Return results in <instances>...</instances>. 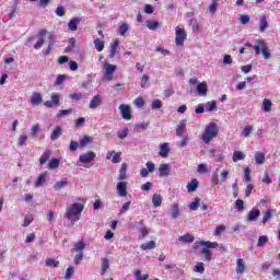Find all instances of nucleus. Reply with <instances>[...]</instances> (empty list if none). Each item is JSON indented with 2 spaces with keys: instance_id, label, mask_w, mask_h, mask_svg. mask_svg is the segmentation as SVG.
<instances>
[{
  "instance_id": "2f4dec72",
  "label": "nucleus",
  "mask_w": 280,
  "mask_h": 280,
  "mask_svg": "<svg viewBox=\"0 0 280 280\" xmlns=\"http://www.w3.org/2000/svg\"><path fill=\"white\" fill-rule=\"evenodd\" d=\"M142 250H154L156 248V243L154 241H150L148 243H143L140 245Z\"/></svg>"
},
{
  "instance_id": "37998d69",
  "label": "nucleus",
  "mask_w": 280,
  "mask_h": 280,
  "mask_svg": "<svg viewBox=\"0 0 280 280\" xmlns=\"http://www.w3.org/2000/svg\"><path fill=\"white\" fill-rule=\"evenodd\" d=\"M67 185H69V183L67 180L62 179V180L57 182L54 185V189L56 191H60L63 187H67Z\"/></svg>"
},
{
  "instance_id": "864d4df0",
  "label": "nucleus",
  "mask_w": 280,
  "mask_h": 280,
  "mask_svg": "<svg viewBox=\"0 0 280 280\" xmlns=\"http://www.w3.org/2000/svg\"><path fill=\"white\" fill-rule=\"evenodd\" d=\"M32 222H34V215L27 214L24 218V223L22 224V226H24V228L30 226L32 224Z\"/></svg>"
},
{
  "instance_id": "58836bf2",
  "label": "nucleus",
  "mask_w": 280,
  "mask_h": 280,
  "mask_svg": "<svg viewBox=\"0 0 280 280\" xmlns=\"http://www.w3.org/2000/svg\"><path fill=\"white\" fill-rule=\"evenodd\" d=\"M84 248H85L84 242L80 241L74 244V247L72 250H74V253L80 254V253H84Z\"/></svg>"
},
{
  "instance_id": "7ed1b4c3",
  "label": "nucleus",
  "mask_w": 280,
  "mask_h": 280,
  "mask_svg": "<svg viewBox=\"0 0 280 280\" xmlns=\"http://www.w3.org/2000/svg\"><path fill=\"white\" fill-rule=\"evenodd\" d=\"M218 132H220V128H218L215 122H210L208 126H206L203 133L201 135V140L203 143L209 144V142L218 137Z\"/></svg>"
},
{
  "instance_id": "dca6fc26",
  "label": "nucleus",
  "mask_w": 280,
  "mask_h": 280,
  "mask_svg": "<svg viewBox=\"0 0 280 280\" xmlns=\"http://www.w3.org/2000/svg\"><path fill=\"white\" fill-rule=\"evenodd\" d=\"M100 106H102V96L95 95V96L90 101L89 108H91L92 110H95V109L100 108Z\"/></svg>"
},
{
  "instance_id": "e2e57ef3",
  "label": "nucleus",
  "mask_w": 280,
  "mask_h": 280,
  "mask_svg": "<svg viewBox=\"0 0 280 280\" xmlns=\"http://www.w3.org/2000/svg\"><path fill=\"white\" fill-rule=\"evenodd\" d=\"M244 183H250V168L246 167L244 170Z\"/></svg>"
},
{
  "instance_id": "de8ad7c7",
  "label": "nucleus",
  "mask_w": 280,
  "mask_h": 280,
  "mask_svg": "<svg viewBox=\"0 0 280 280\" xmlns=\"http://www.w3.org/2000/svg\"><path fill=\"white\" fill-rule=\"evenodd\" d=\"M208 12L212 15L218 12V0H212V3L208 8Z\"/></svg>"
},
{
  "instance_id": "6ab92c4d",
  "label": "nucleus",
  "mask_w": 280,
  "mask_h": 280,
  "mask_svg": "<svg viewBox=\"0 0 280 280\" xmlns=\"http://www.w3.org/2000/svg\"><path fill=\"white\" fill-rule=\"evenodd\" d=\"M189 25L192 27V32L200 34L202 32V23L198 22L196 19L189 20Z\"/></svg>"
},
{
  "instance_id": "bb28decb",
  "label": "nucleus",
  "mask_w": 280,
  "mask_h": 280,
  "mask_svg": "<svg viewBox=\"0 0 280 280\" xmlns=\"http://www.w3.org/2000/svg\"><path fill=\"white\" fill-rule=\"evenodd\" d=\"M80 24V19L73 18L70 20L68 23V27L71 32H77L78 31V25Z\"/></svg>"
},
{
  "instance_id": "4468645a",
  "label": "nucleus",
  "mask_w": 280,
  "mask_h": 280,
  "mask_svg": "<svg viewBox=\"0 0 280 280\" xmlns=\"http://www.w3.org/2000/svg\"><path fill=\"white\" fill-rule=\"evenodd\" d=\"M260 215L261 211H259L257 208H254L247 213V222H257Z\"/></svg>"
},
{
  "instance_id": "49530a36",
  "label": "nucleus",
  "mask_w": 280,
  "mask_h": 280,
  "mask_svg": "<svg viewBox=\"0 0 280 280\" xmlns=\"http://www.w3.org/2000/svg\"><path fill=\"white\" fill-rule=\"evenodd\" d=\"M252 133H253V126L248 125V126H246V127L243 129L241 136L246 139V138L250 137Z\"/></svg>"
},
{
  "instance_id": "412c9836",
  "label": "nucleus",
  "mask_w": 280,
  "mask_h": 280,
  "mask_svg": "<svg viewBox=\"0 0 280 280\" xmlns=\"http://www.w3.org/2000/svg\"><path fill=\"white\" fill-rule=\"evenodd\" d=\"M170 172H171L170 164H161L160 165L159 173H160L161 178H165V177L170 176Z\"/></svg>"
},
{
  "instance_id": "680f3d73",
  "label": "nucleus",
  "mask_w": 280,
  "mask_h": 280,
  "mask_svg": "<svg viewBox=\"0 0 280 280\" xmlns=\"http://www.w3.org/2000/svg\"><path fill=\"white\" fill-rule=\"evenodd\" d=\"M71 113H73V109H61L59 110V113L57 114V117H67L68 115H71Z\"/></svg>"
},
{
  "instance_id": "4c0bfd02",
  "label": "nucleus",
  "mask_w": 280,
  "mask_h": 280,
  "mask_svg": "<svg viewBox=\"0 0 280 280\" xmlns=\"http://www.w3.org/2000/svg\"><path fill=\"white\" fill-rule=\"evenodd\" d=\"M51 158V151H46L39 158V165H45L47 161Z\"/></svg>"
},
{
  "instance_id": "052dcab7",
  "label": "nucleus",
  "mask_w": 280,
  "mask_h": 280,
  "mask_svg": "<svg viewBox=\"0 0 280 280\" xmlns=\"http://www.w3.org/2000/svg\"><path fill=\"white\" fill-rule=\"evenodd\" d=\"M221 183H226L229 180V170H223L220 173Z\"/></svg>"
},
{
  "instance_id": "8fccbe9b",
  "label": "nucleus",
  "mask_w": 280,
  "mask_h": 280,
  "mask_svg": "<svg viewBox=\"0 0 280 280\" xmlns=\"http://www.w3.org/2000/svg\"><path fill=\"white\" fill-rule=\"evenodd\" d=\"M152 110H159V108H163V102L161 100L156 98L151 104Z\"/></svg>"
},
{
  "instance_id": "c756f323",
  "label": "nucleus",
  "mask_w": 280,
  "mask_h": 280,
  "mask_svg": "<svg viewBox=\"0 0 280 280\" xmlns=\"http://www.w3.org/2000/svg\"><path fill=\"white\" fill-rule=\"evenodd\" d=\"M257 165H264L266 163V155L261 152H256L254 156Z\"/></svg>"
},
{
  "instance_id": "6e6d98bb",
  "label": "nucleus",
  "mask_w": 280,
  "mask_h": 280,
  "mask_svg": "<svg viewBox=\"0 0 280 280\" xmlns=\"http://www.w3.org/2000/svg\"><path fill=\"white\" fill-rule=\"evenodd\" d=\"M240 23H241L242 25H248V23H250V16L247 15V14H242V15L240 16Z\"/></svg>"
},
{
  "instance_id": "473e14b6",
  "label": "nucleus",
  "mask_w": 280,
  "mask_h": 280,
  "mask_svg": "<svg viewBox=\"0 0 280 280\" xmlns=\"http://www.w3.org/2000/svg\"><path fill=\"white\" fill-rule=\"evenodd\" d=\"M61 136H62V128H60V126H57L55 128V130L52 131V133L50 135V139H51V141H56Z\"/></svg>"
},
{
  "instance_id": "b1692460",
  "label": "nucleus",
  "mask_w": 280,
  "mask_h": 280,
  "mask_svg": "<svg viewBox=\"0 0 280 280\" xmlns=\"http://www.w3.org/2000/svg\"><path fill=\"white\" fill-rule=\"evenodd\" d=\"M127 171H128V164L122 163L119 170L118 180H126V178H128V175L126 174Z\"/></svg>"
},
{
  "instance_id": "f8f14e48",
  "label": "nucleus",
  "mask_w": 280,
  "mask_h": 280,
  "mask_svg": "<svg viewBox=\"0 0 280 280\" xmlns=\"http://www.w3.org/2000/svg\"><path fill=\"white\" fill-rule=\"evenodd\" d=\"M116 189L120 198H126L128 196V182H119Z\"/></svg>"
},
{
  "instance_id": "f3484780",
  "label": "nucleus",
  "mask_w": 280,
  "mask_h": 280,
  "mask_svg": "<svg viewBox=\"0 0 280 280\" xmlns=\"http://www.w3.org/2000/svg\"><path fill=\"white\" fill-rule=\"evenodd\" d=\"M56 45V35L48 34V47L44 50V54L46 56H49L51 54V48Z\"/></svg>"
},
{
  "instance_id": "5701e85b",
  "label": "nucleus",
  "mask_w": 280,
  "mask_h": 280,
  "mask_svg": "<svg viewBox=\"0 0 280 280\" xmlns=\"http://www.w3.org/2000/svg\"><path fill=\"white\" fill-rule=\"evenodd\" d=\"M261 110H264V113H270V110H272V101L268 98H264Z\"/></svg>"
},
{
  "instance_id": "9d476101",
  "label": "nucleus",
  "mask_w": 280,
  "mask_h": 280,
  "mask_svg": "<svg viewBox=\"0 0 280 280\" xmlns=\"http://www.w3.org/2000/svg\"><path fill=\"white\" fill-rule=\"evenodd\" d=\"M95 156H97L95 152L89 151L79 156V163H82L83 165H89V163H92L93 161H95Z\"/></svg>"
},
{
  "instance_id": "9b49d317",
  "label": "nucleus",
  "mask_w": 280,
  "mask_h": 280,
  "mask_svg": "<svg viewBox=\"0 0 280 280\" xmlns=\"http://www.w3.org/2000/svg\"><path fill=\"white\" fill-rule=\"evenodd\" d=\"M208 154L210 159H213V161H215V163H222V161H224V155L213 148H210L208 150Z\"/></svg>"
},
{
  "instance_id": "ddd939ff",
  "label": "nucleus",
  "mask_w": 280,
  "mask_h": 280,
  "mask_svg": "<svg viewBox=\"0 0 280 280\" xmlns=\"http://www.w3.org/2000/svg\"><path fill=\"white\" fill-rule=\"evenodd\" d=\"M119 110L122 119L130 120L132 119V114L130 112V106L126 104L119 105Z\"/></svg>"
},
{
  "instance_id": "72a5a7b5",
  "label": "nucleus",
  "mask_w": 280,
  "mask_h": 280,
  "mask_svg": "<svg viewBox=\"0 0 280 280\" xmlns=\"http://www.w3.org/2000/svg\"><path fill=\"white\" fill-rule=\"evenodd\" d=\"M31 104H33L34 106L43 104V96L39 93H34L31 100Z\"/></svg>"
},
{
  "instance_id": "3c124183",
  "label": "nucleus",
  "mask_w": 280,
  "mask_h": 280,
  "mask_svg": "<svg viewBox=\"0 0 280 280\" xmlns=\"http://www.w3.org/2000/svg\"><path fill=\"white\" fill-rule=\"evenodd\" d=\"M145 25H147L148 30L154 31V30H156V28L159 27V22H158V21H154V20H152V21H147V22H145Z\"/></svg>"
},
{
  "instance_id": "c03bdc74",
  "label": "nucleus",
  "mask_w": 280,
  "mask_h": 280,
  "mask_svg": "<svg viewBox=\"0 0 280 280\" xmlns=\"http://www.w3.org/2000/svg\"><path fill=\"white\" fill-rule=\"evenodd\" d=\"M200 207V198L196 197L192 202L189 203L190 211H198V208Z\"/></svg>"
},
{
  "instance_id": "39448f33",
  "label": "nucleus",
  "mask_w": 280,
  "mask_h": 280,
  "mask_svg": "<svg viewBox=\"0 0 280 280\" xmlns=\"http://www.w3.org/2000/svg\"><path fill=\"white\" fill-rule=\"evenodd\" d=\"M185 40H187V32L183 26H176L175 28V43L177 47H183L185 45Z\"/></svg>"
},
{
  "instance_id": "5fc2aeb1",
  "label": "nucleus",
  "mask_w": 280,
  "mask_h": 280,
  "mask_svg": "<svg viewBox=\"0 0 280 280\" xmlns=\"http://www.w3.org/2000/svg\"><path fill=\"white\" fill-rule=\"evenodd\" d=\"M195 272H198L199 275H203L205 273V264L203 262H198L195 268H194Z\"/></svg>"
},
{
  "instance_id": "f03ea898",
  "label": "nucleus",
  "mask_w": 280,
  "mask_h": 280,
  "mask_svg": "<svg viewBox=\"0 0 280 280\" xmlns=\"http://www.w3.org/2000/svg\"><path fill=\"white\" fill-rule=\"evenodd\" d=\"M245 45L246 47H253L256 56H259L260 54H262L265 60L270 59V57L272 56L270 54V48H268V44H266L264 39H257L254 46L250 43H247Z\"/></svg>"
},
{
  "instance_id": "0e129e2a",
  "label": "nucleus",
  "mask_w": 280,
  "mask_h": 280,
  "mask_svg": "<svg viewBox=\"0 0 280 280\" xmlns=\"http://www.w3.org/2000/svg\"><path fill=\"white\" fill-rule=\"evenodd\" d=\"M268 244V236H259L257 246H266Z\"/></svg>"
},
{
  "instance_id": "0eeeda50",
  "label": "nucleus",
  "mask_w": 280,
  "mask_h": 280,
  "mask_svg": "<svg viewBox=\"0 0 280 280\" xmlns=\"http://www.w3.org/2000/svg\"><path fill=\"white\" fill-rule=\"evenodd\" d=\"M103 69H104V79L107 80V82H113L115 71H117V66L113 63H105L103 66Z\"/></svg>"
},
{
  "instance_id": "393cba45",
  "label": "nucleus",
  "mask_w": 280,
  "mask_h": 280,
  "mask_svg": "<svg viewBox=\"0 0 280 280\" xmlns=\"http://www.w3.org/2000/svg\"><path fill=\"white\" fill-rule=\"evenodd\" d=\"M180 215V208L178 207V203L171 205V217L176 220Z\"/></svg>"
},
{
  "instance_id": "c85d7f7f",
  "label": "nucleus",
  "mask_w": 280,
  "mask_h": 280,
  "mask_svg": "<svg viewBox=\"0 0 280 280\" xmlns=\"http://www.w3.org/2000/svg\"><path fill=\"white\" fill-rule=\"evenodd\" d=\"M47 180V172L42 173L35 182V187H43Z\"/></svg>"
},
{
  "instance_id": "cd10ccee",
  "label": "nucleus",
  "mask_w": 280,
  "mask_h": 280,
  "mask_svg": "<svg viewBox=\"0 0 280 280\" xmlns=\"http://www.w3.org/2000/svg\"><path fill=\"white\" fill-rule=\"evenodd\" d=\"M119 47V40H115L113 44H110L109 47V58H115L117 56V48Z\"/></svg>"
},
{
  "instance_id": "a18cd8bd",
  "label": "nucleus",
  "mask_w": 280,
  "mask_h": 280,
  "mask_svg": "<svg viewBox=\"0 0 280 280\" xmlns=\"http://www.w3.org/2000/svg\"><path fill=\"white\" fill-rule=\"evenodd\" d=\"M60 167V160L58 159H52L48 163V170H58Z\"/></svg>"
},
{
  "instance_id": "603ef678",
  "label": "nucleus",
  "mask_w": 280,
  "mask_h": 280,
  "mask_svg": "<svg viewBox=\"0 0 280 280\" xmlns=\"http://www.w3.org/2000/svg\"><path fill=\"white\" fill-rule=\"evenodd\" d=\"M94 46L97 51H104V42H102L100 38L94 40Z\"/></svg>"
},
{
  "instance_id": "c9c22d12",
  "label": "nucleus",
  "mask_w": 280,
  "mask_h": 280,
  "mask_svg": "<svg viewBox=\"0 0 280 280\" xmlns=\"http://www.w3.org/2000/svg\"><path fill=\"white\" fill-rule=\"evenodd\" d=\"M108 268H110V262L108 258H103L101 266V275H106V270H108Z\"/></svg>"
},
{
  "instance_id": "4d7b16f0",
  "label": "nucleus",
  "mask_w": 280,
  "mask_h": 280,
  "mask_svg": "<svg viewBox=\"0 0 280 280\" xmlns=\"http://www.w3.org/2000/svg\"><path fill=\"white\" fill-rule=\"evenodd\" d=\"M133 275L136 277V280H148L149 278L148 273L141 276V270L133 271Z\"/></svg>"
},
{
  "instance_id": "7c9ffc66",
  "label": "nucleus",
  "mask_w": 280,
  "mask_h": 280,
  "mask_svg": "<svg viewBox=\"0 0 280 280\" xmlns=\"http://www.w3.org/2000/svg\"><path fill=\"white\" fill-rule=\"evenodd\" d=\"M178 242H182V244H191V242H194V235L184 234L178 237Z\"/></svg>"
},
{
  "instance_id": "6e6552de",
  "label": "nucleus",
  "mask_w": 280,
  "mask_h": 280,
  "mask_svg": "<svg viewBox=\"0 0 280 280\" xmlns=\"http://www.w3.org/2000/svg\"><path fill=\"white\" fill-rule=\"evenodd\" d=\"M49 34H54L48 32L47 30H42L38 33V40L37 43L34 45V49H40V47H43V45H45V38H47V40H49Z\"/></svg>"
},
{
  "instance_id": "e433bc0d",
  "label": "nucleus",
  "mask_w": 280,
  "mask_h": 280,
  "mask_svg": "<svg viewBox=\"0 0 280 280\" xmlns=\"http://www.w3.org/2000/svg\"><path fill=\"white\" fill-rule=\"evenodd\" d=\"M45 265L48 267V268H58V266H60V262L54 258H47L45 260Z\"/></svg>"
},
{
  "instance_id": "f704fd0d",
  "label": "nucleus",
  "mask_w": 280,
  "mask_h": 280,
  "mask_svg": "<svg viewBox=\"0 0 280 280\" xmlns=\"http://www.w3.org/2000/svg\"><path fill=\"white\" fill-rule=\"evenodd\" d=\"M89 143H93V137L84 136L80 140L79 145H80V148H86V145H89Z\"/></svg>"
},
{
  "instance_id": "79ce46f5",
  "label": "nucleus",
  "mask_w": 280,
  "mask_h": 280,
  "mask_svg": "<svg viewBox=\"0 0 280 280\" xmlns=\"http://www.w3.org/2000/svg\"><path fill=\"white\" fill-rule=\"evenodd\" d=\"M185 128H187V124L185 122V120H183L176 129V135L177 137H183V132H185Z\"/></svg>"
},
{
  "instance_id": "2eb2a0df",
  "label": "nucleus",
  "mask_w": 280,
  "mask_h": 280,
  "mask_svg": "<svg viewBox=\"0 0 280 280\" xmlns=\"http://www.w3.org/2000/svg\"><path fill=\"white\" fill-rule=\"evenodd\" d=\"M269 25L270 24L268 23V18L265 14L260 15L259 22H258L259 32L260 33L266 32L268 30Z\"/></svg>"
},
{
  "instance_id": "423d86ee",
  "label": "nucleus",
  "mask_w": 280,
  "mask_h": 280,
  "mask_svg": "<svg viewBox=\"0 0 280 280\" xmlns=\"http://www.w3.org/2000/svg\"><path fill=\"white\" fill-rule=\"evenodd\" d=\"M189 84L191 86H196L197 85V93L198 95H207V92L209 91V88L207 85V82L202 81L201 83L198 82V79H190L189 80Z\"/></svg>"
},
{
  "instance_id": "a19ab883",
  "label": "nucleus",
  "mask_w": 280,
  "mask_h": 280,
  "mask_svg": "<svg viewBox=\"0 0 280 280\" xmlns=\"http://www.w3.org/2000/svg\"><path fill=\"white\" fill-rule=\"evenodd\" d=\"M272 213H275V210L273 209H268L266 211V213L264 214V217H262L261 223L266 224L272 218Z\"/></svg>"
},
{
  "instance_id": "f257e3e1",
  "label": "nucleus",
  "mask_w": 280,
  "mask_h": 280,
  "mask_svg": "<svg viewBox=\"0 0 280 280\" xmlns=\"http://www.w3.org/2000/svg\"><path fill=\"white\" fill-rule=\"evenodd\" d=\"M82 211H84V203L74 202L67 207L63 218H67L70 222H78Z\"/></svg>"
},
{
  "instance_id": "338daca9",
  "label": "nucleus",
  "mask_w": 280,
  "mask_h": 280,
  "mask_svg": "<svg viewBox=\"0 0 280 280\" xmlns=\"http://www.w3.org/2000/svg\"><path fill=\"white\" fill-rule=\"evenodd\" d=\"M235 209H237V211H244V200L237 199L235 201Z\"/></svg>"
},
{
  "instance_id": "bf43d9fd",
  "label": "nucleus",
  "mask_w": 280,
  "mask_h": 280,
  "mask_svg": "<svg viewBox=\"0 0 280 280\" xmlns=\"http://www.w3.org/2000/svg\"><path fill=\"white\" fill-rule=\"evenodd\" d=\"M74 273H75V269H73V267H69V268L66 270L65 279H66V280H71V277H73Z\"/></svg>"
},
{
  "instance_id": "20e7f679",
  "label": "nucleus",
  "mask_w": 280,
  "mask_h": 280,
  "mask_svg": "<svg viewBox=\"0 0 280 280\" xmlns=\"http://www.w3.org/2000/svg\"><path fill=\"white\" fill-rule=\"evenodd\" d=\"M199 244L203 246L201 249V255L205 256L206 261H211L213 254L211 253V250H209V248H218V242L201 241Z\"/></svg>"
},
{
  "instance_id": "4be33fe9",
  "label": "nucleus",
  "mask_w": 280,
  "mask_h": 280,
  "mask_svg": "<svg viewBox=\"0 0 280 280\" xmlns=\"http://www.w3.org/2000/svg\"><path fill=\"white\" fill-rule=\"evenodd\" d=\"M152 205H153L154 209L161 207L163 205V197H161V195H159V194H154L152 196Z\"/></svg>"
},
{
  "instance_id": "09e8293b",
  "label": "nucleus",
  "mask_w": 280,
  "mask_h": 280,
  "mask_svg": "<svg viewBox=\"0 0 280 280\" xmlns=\"http://www.w3.org/2000/svg\"><path fill=\"white\" fill-rule=\"evenodd\" d=\"M129 26L127 23H122L119 28H118V34L120 36H126V34L128 33Z\"/></svg>"
},
{
  "instance_id": "a211bd4d",
  "label": "nucleus",
  "mask_w": 280,
  "mask_h": 280,
  "mask_svg": "<svg viewBox=\"0 0 280 280\" xmlns=\"http://www.w3.org/2000/svg\"><path fill=\"white\" fill-rule=\"evenodd\" d=\"M246 272V262L243 258L236 260V275H244Z\"/></svg>"
},
{
  "instance_id": "1a4fd4ad",
  "label": "nucleus",
  "mask_w": 280,
  "mask_h": 280,
  "mask_svg": "<svg viewBox=\"0 0 280 280\" xmlns=\"http://www.w3.org/2000/svg\"><path fill=\"white\" fill-rule=\"evenodd\" d=\"M60 97H61L60 94L52 93L50 95V101L44 102V106H46V108H56L60 106Z\"/></svg>"
},
{
  "instance_id": "69168bd1",
  "label": "nucleus",
  "mask_w": 280,
  "mask_h": 280,
  "mask_svg": "<svg viewBox=\"0 0 280 280\" xmlns=\"http://www.w3.org/2000/svg\"><path fill=\"white\" fill-rule=\"evenodd\" d=\"M130 205H131L130 201L125 202L119 211V215H124V213H126V211L130 209Z\"/></svg>"
},
{
  "instance_id": "13d9d810",
  "label": "nucleus",
  "mask_w": 280,
  "mask_h": 280,
  "mask_svg": "<svg viewBox=\"0 0 280 280\" xmlns=\"http://www.w3.org/2000/svg\"><path fill=\"white\" fill-rule=\"evenodd\" d=\"M128 132H130V131L128 130V128L118 130V132H117L118 139H126V137H128Z\"/></svg>"
},
{
  "instance_id": "aec40b11",
  "label": "nucleus",
  "mask_w": 280,
  "mask_h": 280,
  "mask_svg": "<svg viewBox=\"0 0 280 280\" xmlns=\"http://www.w3.org/2000/svg\"><path fill=\"white\" fill-rule=\"evenodd\" d=\"M159 154L162 156V159H167V155L170 154V143H161Z\"/></svg>"
},
{
  "instance_id": "ea45409f",
  "label": "nucleus",
  "mask_w": 280,
  "mask_h": 280,
  "mask_svg": "<svg viewBox=\"0 0 280 280\" xmlns=\"http://www.w3.org/2000/svg\"><path fill=\"white\" fill-rule=\"evenodd\" d=\"M198 189V179H192L188 185H187V191L189 194L196 191Z\"/></svg>"
},
{
  "instance_id": "a878e982",
  "label": "nucleus",
  "mask_w": 280,
  "mask_h": 280,
  "mask_svg": "<svg viewBox=\"0 0 280 280\" xmlns=\"http://www.w3.org/2000/svg\"><path fill=\"white\" fill-rule=\"evenodd\" d=\"M246 159V154L242 151H234L232 161L233 163H237V161H244Z\"/></svg>"
},
{
  "instance_id": "774afa93",
  "label": "nucleus",
  "mask_w": 280,
  "mask_h": 280,
  "mask_svg": "<svg viewBox=\"0 0 280 280\" xmlns=\"http://www.w3.org/2000/svg\"><path fill=\"white\" fill-rule=\"evenodd\" d=\"M148 126H150V124L148 122H140L138 125L135 126V130H145V128H148Z\"/></svg>"
}]
</instances>
